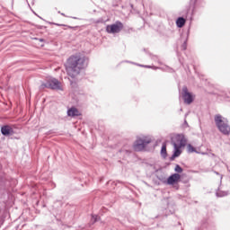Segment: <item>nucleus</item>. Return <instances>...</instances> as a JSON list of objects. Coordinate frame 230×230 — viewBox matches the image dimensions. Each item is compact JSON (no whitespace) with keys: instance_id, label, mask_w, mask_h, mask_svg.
<instances>
[{"instance_id":"obj_1","label":"nucleus","mask_w":230,"mask_h":230,"mask_svg":"<svg viewBox=\"0 0 230 230\" xmlns=\"http://www.w3.org/2000/svg\"><path fill=\"white\" fill-rule=\"evenodd\" d=\"M88 64L89 58H87V57L75 54L67 58L65 66L68 76H70L72 80H76V76L80 75V71L85 69Z\"/></svg>"},{"instance_id":"obj_2","label":"nucleus","mask_w":230,"mask_h":230,"mask_svg":"<svg viewBox=\"0 0 230 230\" xmlns=\"http://www.w3.org/2000/svg\"><path fill=\"white\" fill-rule=\"evenodd\" d=\"M189 4L191 7L190 16V7H187L181 11V17L187 21L189 19L190 22H193V17L197 14L200 15V8H204V4L199 3V0H190Z\"/></svg>"},{"instance_id":"obj_3","label":"nucleus","mask_w":230,"mask_h":230,"mask_svg":"<svg viewBox=\"0 0 230 230\" xmlns=\"http://www.w3.org/2000/svg\"><path fill=\"white\" fill-rule=\"evenodd\" d=\"M214 121L216 123V127L223 134L224 136H229L230 134V126L229 120L220 114H216L214 117Z\"/></svg>"},{"instance_id":"obj_4","label":"nucleus","mask_w":230,"mask_h":230,"mask_svg":"<svg viewBox=\"0 0 230 230\" xmlns=\"http://www.w3.org/2000/svg\"><path fill=\"white\" fill-rule=\"evenodd\" d=\"M40 89H52L54 91H62L60 82H58V79L57 78H52L46 81L45 83H42L40 86Z\"/></svg>"},{"instance_id":"obj_5","label":"nucleus","mask_w":230,"mask_h":230,"mask_svg":"<svg viewBox=\"0 0 230 230\" xmlns=\"http://www.w3.org/2000/svg\"><path fill=\"white\" fill-rule=\"evenodd\" d=\"M150 143H152V138H137L133 145L134 150L136 152H142Z\"/></svg>"},{"instance_id":"obj_6","label":"nucleus","mask_w":230,"mask_h":230,"mask_svg":"<svg viewBox=\"0 0 230 230\" xmlns=\"http://www.w3.org/2000/svg\"><path fill=\"white\" fill-rule=\"evenodd\" d=\"M181 98L186 105H191L195 102V95L188 90V86H183L181 89Z\"/></svg>"},{"instance_id":"obj_7","label":"nucleus","mask_w":230,"mask_h":230,"mask_svg":"<svg viewBox=\"0 0 230 230\" xmlns=\"http://www.w3.org/2000/svg\"><path fill=\"white\" fill-rule=\"evenodd\" d=\"M173 143L177 145L178 146H186V143H188V139H186V137L184 134H177L175 137L171 138V144L173 146Z\"/></svg>"},{"instance_id":"obj_8","label":"nucleus","mask_w":230,"mask_h":230,"mask_svg":"<svg viewBox=\"0 0 230 230\" xmlns=\"http://www.w3.org/2000/svg\"><path fill=\"white\" fill-rule=\"evenodd\" d=\"M123 30V22L117 21L113 24L106 26L107 33H119Z\"/></svg>"},{"instance_id":"obj_9","label":"nucleus","mask_w":230,"mask_h":230,"mask_svg":"<svg viewBox=\"0 0 230 230\" xmlns=\"http://www.w3.org/2000/svg\"><path fill=\"white\" fill-rule=\"evenodd\" d=\"M0 132L2 136L4 137H10V136H13L15 134V130L11 125L5 124L1 127Z\"/></svg>"},{"instance_id":"obj_10","label":"nucleus","mask_w":230,"mask_h":230,"mask_svg":"<svg viewBox=\"0 0 230 230\" xmlns=\"http://www.w3.org/2000/svg\"><path fill=\"white\" fill-rule=\"evenodd\" d=\"M178 182H181V174L179 173H172L166 180V184L169 186H175Z\"/></svg>"},{"instance_id":"obj_11","label":"nucleus","mask_w":230,"mask_h":230,"mask_svg":"<svg viewBox=\"0 0 230 230\" xmlns=\"http://www.w3.org/2000/svg\"><path fill=\"white\" fill-rule=\"evenodd\" d=\"M181 148H183L182 146H178L173 142V152L172 156L169 158V161H175L177 157H180L181 155L182 154V150Z\"/></svg>"},{"instance_id":"obj_12","label":"nucleus","mask_w":230,"mask_h":230,"mask_svg":"<svg viewBox=\"0 0 230 230\" xmlns=\"http://www.w3.org/2000/svg\"><path fill=\"white\" fill-rule=\"evenodd\" d=\"M67 116L69 118H76V116H82V113L75 107H71L67 110Z\"/></svg>"},{"instance_id":"obj_13","label":"nucleus","mask_w":230,"mask_h":230,"mask_svg":"<svg viewBox=\"0 0 230 230\" xmlns=\"http://www.w3.org/2000/svg\"><path fill=\"white\" fill-rule=\"evenodd\" d=\"M186 21L188 20H186V18L184 17H178L175 22L177 28H184V26L186 25Z\"/></svg>"},{"instance_id":"obj_14","label":"nucleus","mask_w":230,"mask_h":230,"mask_svg":"<svg viewBox=\"0 0 230 230\" xmlns=\"http://www.w3.org/2000/svg\"><path fill=\"white\" fill-rule=\"evenodd\" d=\"M126 62H128V64H134L135 66H138L139 67H146V69H160V67L152 66L150 65H141V64H137L130 61H126Z\"/></svg>"},{"instance_id":"obj_15","label":"nucleus","mask_w":230,"mask_h":230,"mask_svg":"<svg viewBox=\"0 0 230 230\" xmlns=\"http://www.w3.org/2000/svg\"><path fill=\"white\" fill-rule=\"evenodd\" d=\"M160 154L163 159H166V157H168V152L166 151V143H163Z\"/></svg>"},{"instance_id":"obj_16","label":"nucleus","mask_w":230,"mask_h":230,"mask_svg":"<svg viewBox=\"0 0 230 230\" xmlns=\"http://www.w3.org/2000/svg\"><path fill=\"white\" fill-rule=\"evenodd\" d=\"M190 37V27L187 31V39L184 40V42L181 44V50L186 51L188 49V38Z\"/></svg>"},{"instance_id":"obj_17","label":"nucleus","mask_w":230,"mask_h":230,"mask_svg":"<svg viewBox=\"0 0 230 230\" xmlns=\"http://www.w3.org/2000/svg\"><path fill=\"white\" fill-rule=\"evenodd\" d=\"M229 195V190H219L216 192V196L222 198V197H227Z\"/></svg>"},{"instance_id":"obj_18","label":"nucleus","mask_w":230,"mask_h":230,"mask_svg":"<svg viewBox=\"0 0 230 230\" xmlns=\"http://www.w3.org/2000/svg\"><path fill=\"white\" fill-rule=\"evenodd\" d=\"M187 148H188L189 154H193V153L199 154V152L197 151V149H196L194 146H192L191 144H188Z\"/></svg>"},{"instance_id":"obj_19","label":"nucleus","mask_w":230,"mask_h":230,"mask_svg":"<svg viewBox=\"0 0 230 230\" xmlns=\"http://www.w3.org/2000/svg\"><path fill=\"white\" fill-rule=\"evenodd\" d=\"M98 220H100V217L98 215H92V219H91V224L93 226H94V224H96V222H98Z\"/></svg>"},{"instance_id":"obj_20","label":"nucleus","mask_w":230,"mask_h":230,"mask_svg":"<svg viewBox=\"0 0 230 230\" xmlns=\"http://www.w3.org/2000/svg\"><path fill=\"white\" fill-rule=\"evenodd\" d=\"M174 173H182V172H184V169H182V167L179 164H176L174 167Z\"/></svg>"},{"instance_id":"obj_21","label":"nucleus","mask_w":230,"mask_h":230,"mask_svg":"<svg viewBox=\"0 0 230 230\" xmlns=\"http://www.w3.org/2000/svg\"><path fill=\"white\" fill-rule=\"evenodd\" d=\"M157 180L161 181L162 182H164V181H166V178L163 175H158L157 176Z\"/></svg>"},{"instance_id":"obj_22","label":"nucleus","mask_w":230,"mask_h":230,"mask_svg":"<svg viewBox=\"0 0 230 230\" xmlns=\"http://www.w3.org/2000/svg\"><path fill=\"white\" fill-rule=\"evenodd\" d=\"M34 40H39L40 42H46V40L42 38H33Z\"/></svg>"},{"instance_id":"obj_23","label":"nucleus","mask_w":230,"mask_h":230,"mask_svg":"<svg viewBox=\"0 0 230 230\" xmlns=\"http://www.w3.org/2000/svg\"><path fill=\"white\" fill-rule=\"evenodd\" d=\"M152 60H159V57L155 56V55H150Z\"/></svg>"},{"instance_id":"obj_24","label":"nucleus","mask_w":230,"mask_h":230,"mask_svg":"<svg viewBox=\"0 0 230 230\" xmlns=\"http://www.w3.org/2000/svg\"><path fill=\"white\" fill-rule=\"evenodd\" d=\"M71 18H72V19H75V20H76V21H82V18H78V17H75V16H72Z\"/></svg>"},{"instance_id":"obj_25","label":"nucleus","mask_w":230,"mask_h":230,"mask_svg":"<svg viewBox=\"0 0 230 230\" xmlns=\"http://www.w3.org/2000/svg\"><path fill=\"white\" fill-rule=\"evenodd\" d=\"M4 218H6V217L1 216V222H2V224L4 222Z\"/></svg>"},{"instance_id":"obj_26","label":"nucleus","mask_w":230,"mask_h":230,"mask_svg":"<svg viewBox=\"0 0 230 230\" xmlns=\"http://www.w3.org/2000/svg\"><path fill=\"white\" fill-rule=\"evenodd\" d=\"M225 98H230V93H225Z\"/></svg>"},{"instance_id":"obj_27","label":"nucleus","mask_w":230,"mask_h":230,"mask_svg":"<svg viewBox=\"0 0 230 230\" xmlns=\"http://www.w3.org/2000/svg\"><path fill=\"white\" fill-rule=\"evenodd\" d=\"M37 28H38V30H42V28H44V26H42V25H38Z\"/></svg>"},{"instance_id":"obj_28","label":"nucleus","mask_w":230,"mask_h":230,"mask_svg":"<svg viewBox=\"0 0 230 230\" xmlns=\"http://www.w3.org/2000/svg\"><path fill=\"white\" fill-rule=\"evenodd\" d=\"M67 28H69V30H75V28H76V27L67 25Z\"/></svg>"},{"instance_id":"obj_29","label":"nucleus","mask_w":230,"mask_h":230,"mask_svg":"<svg viewBox=\"0 0 230 230\" xmlns=\"http://www.w3.org/2000/svg\"><path fill=\"white\" fill-rule=\"evenodd\" d=\"M130 6H131L132 10H136V7H134V4H130Z\"/></svg>"},{"instance_id":"obj_30","label":"nucleus","mask_w":230,"mask_h":230,"mask_svg":"<svg viewBox=\"0 0 230 230\" xmlns=\"http://www.w3.org/2000/svg\"><path fill=\"white\" fill-rule=\"evenodd\" d=\"M97 22H103V19L97 20Z\"/></svg>"},{"instance_id":"obj_31","label":"nucleus","mask_w":230,"mask_h":230,"mask_svg":"<svg viewBox=\"0 0 230 230\" xmlns=\"http://www.w3.org/2000/svg\"><path fill=\"white\" fill-rule=\"evenodd\" d=\"M34 15H37V17H39L40 19H42V17L39 16L37 13H35V12H33Z\"/></svg>"},{"instance_id":"obj_32","label":"nucleus","mask_w":230,"mask_h":230,"mask_svg":"<svg viewBox=\"0 0 230 230\" xmlns=\"http://www.w3.org/2000/svg\"><path fill=\"white\" fill-rule=\"evenodd\" d=\"M174 188H175L176 190H179V185H174Z\"/></svg>"},{"instance_id":"obj_33","label":"nucleus","mask_w":230,"mask_h":230,"mask_svg":"<svg viewBox=\"0 0 230 230\" xmlns=\"http://www.w3.org/2000/svg\"><path fill=\"white\" fill-rule=\"evenodd\" d=\"M61 15H62L63 17H66V14H65L64 13H61Z\"/></svg>"},{"instance_id":"obj_34","label":"nucleus","mask_w":230,"mask_h":230,"mask_svg":"<svg viewBox=\"0 0 230 230\" xmlns=\"http://www.w3.org/2000/svg\"><path fill=\"white\" fill-rule=\"evenodd\" d=\"M125 152H126V154H130V151H128V150H126Z\"/></svg>"},{"instance_id":"obj_35","label":"nucleus","mask_w":230,"mask_h":230,"mask_svg":"<svg viewBox=\"0 0 230 230\" xmlns=\"http://www.w3.org/2000/svg\"><path fill=\"white\" fill-rule=\"evenodd\" d=\"M53 24H55L56 26H60V24H58V23H53Z\"/></svg>"},{"instance_id":"obj_36","label":"nucleus","mask_w":230,"mask_h":230,"mask_svg":"<svg viewBox=\"0 0 230 230\" xmlns=\"http://www.w3.org/2000/svg\"><path fill=\"white\" fill-rule=\"evenodd\" d=\"M180 112H182V108L180 109Z\"/></svg>"},{"instance_id":"obj_37","label":"nucleus","mask_w":230,"mask_h":230,"mask_svg":"<svg viewBox=\"0 0 230 230\" xmlns=\"http://www.w3.org/2000/svg\"><path fill=\"white\" fill-rule=\"evenodd\" d=\"M144 51H146V49H144Z\"/></svg>"},{"instance_id":"obj_38","label":"nucleus","mask_w":230,"mask_h":230,"mask_svg":"<svg viewBox=\"0 0 230 230\" xmlns=\"http://www.w3.org/2000/svg\"><path fill=\"white\" fill-rule=\"evenodd\" d=\"M58 13H60V14H61L62 13H60V11H59V12H58Z\"/></svg>"},{"instance_id":"obj_39","label":"nucleus","mask_w":230,"mask_h":230,"mask_svg":"<svg viewBox=\"0 0 230 230\" xmlns=\"http://www.w3.org/2000/svg\"><path fill=\"white\" fill-rule=\"evenodd\" d=\"M62 26H67V25H62Z\"/></svg>"},{"instance_id":"obj_40","label":"nucleus","mask_w":230,"mask_h":230,"mask_svg":"<svg viewBox=\"0 0 230 230\" xmlns=\"http://www.w3.org/2000/svg\"><path fill=\"white\" fill-rule=\"evenodd\" d=\"M158 63H160V64H161V62H160V61H158Z\"/></svg>"},{"instance_id":"obj_41","label":"nucleus","mask_w":230,"mask_h":230,"mask_svg":"<svg viewBox=\"0 0 230 230\" xmlns=\"http://www.w3.org/2000/svg\"><path fill=\"white\" fill-rule=\"evenodd\" d=\"M198 230H201V229L199 228V229H198Z\"/></svg>"}]
</instances>
